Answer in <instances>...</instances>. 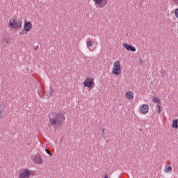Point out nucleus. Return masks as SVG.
<instances>
[{"label":"nucleus","mask_w":178,"mask_h":178,"mask_svg":"<svg viewBox=\"0 0 178 178\" xmlns=\"http://www.w3.org/2000/svg\"><path fill=\"white\" fill-rule=\"evenodd\" d=\"M112 73L113 74H115V76H118V74H120V73H122V69L120 68V63L119 61H115L113 63Z\"/></svg>","instance_id":"nucleus-3"},{"label":"nucleus","mask_w":178,"mask_h":178,"mask_svg":"<svg viewBox=\"0 0 178 178\" xmlns=\"http://www.w3.org/2000/svg\"><path fill=\"white\" fill-rule=\"evenodd\" d=\"M157 111L159 113H161V106L159 104L156 105Z\"/></svg>","instance_id":"nucleus-21"},{"label":"nucleus","mask_w":178,"mask_h":178,"mask_svg":"<svg viewBox=\"0 0 178 178\" xmlns=\"http://www.w3.org/2000/svg\"><path fill=\"white\" fill-rule=\"evenodd\" d=\"M30 176H31V172L27 168L22 170L19 174V178H30Z\"/></svg>","instance_id":"nucleus-4"},{"label":"nucleus","mask_w":178,"mask_h":178,"mask_svg":"<svg viewBox=\"0 0 178 178\" xmlns=\"http://www.w3.org/2000/svg\"><path fill=\"white\" fill-rule=\"evenodd\" d=\"M84 87H88V88H91L92 86H94V80L92 78H87L83 82Z\"/></svg>","instance_id":"nucleus-6"},{"label":"nucleus","mask_w":178,"mask_h":178,"mask_svg":"<svg viewBox=\"0 0 178 178\" xmlns=\"http://www.w3.org/2000/svg\"><path fill=\"white\" fill-rule=\"evenodd\" d=\"M166 74V71H165L164 70H162L161 71V76H165Z\"/></svg>","instance_id":"nucleus-22"},{"label":"nucleus","mask_w":178,"mask_h":178,"mask_svg":"<svg viewBox=\"0 0 178 178\" xmlns=\"http://www.w3.org/2000/svg\"><path fill=\"white\" fill-rule=\"evenodd\" d=\"M8 25L11 29H22V22L15 19H9Z\"/></svg>","instance_id":"nucleus-2"},{"label":"nucleus","mask_w":178,"mask_h":178,"mask_svg":"<svg viewBox=\"0 0 178 178\" xmlns=\"http://www.w3.org/2000/svg\"><path fill=\"white\" fill-rule=\"evenodd\" d=\"M122 46L124 47V48H125V49H127V51H131V52H136V47H134L130 44L123 43Z\"/></svg>","instance_id":"nucleus-9"},{"label":"nucleus","mask_w":178,"mask_h":178,"mask_svg":"<svg viewBox=\"0 0 178 178\" xmlns=\"http://www.w3.org/2000/svg\"><path fill=\"white\" fill-rule=\"evenodd\" d=\"M175 16L178 19V8L175 10Z\"/></svg>","instance_id":"nucleus-20"},{"label":"nucleus","mask_w":178,"mask_h":178,"mask_svg":"<svg viewBox=\"0 0 178 178\" xmlns=\"http://www.w3.org/2000/svg\"><path fill=\"white\" fill-rule=\"evenodd\" d=\"M95 3L96 8L101 9L105 8V4H104V0H92Z\"/></svg>","instance_id":"nucleus-8"},{"label":"nucleus","mask_w":178,"mask_h":178,"mask_svg":"<svg viewBox=\"0 0 178 178\" xmlns=\"http://www.w3.org/2000/svg\"><path fill=\"white\" fill-rule=\"evenodd\" d=\"M3 117V110L1 109L0 108V119H2Z\"/></svg>","instance_id":"nucleus-17"},{"label":"nucleus","mask_w":178,"mask_h":178,"mask_svg":"<svg viewBox=\"0 0 178 178\" xmlns=\"http://www.w3.org/2000/svg\"><path fill=\"white\" fill-rule=\"evenodd\" d=\"M126 98L127 99H129V100H131V99H133V98H134V95H133V92H131V91H128L127 93H126Z\"/></svg>","instance_id":"nucleus-11"},{"label":"nucleus","mask_w":178,"mask_h":178,"mask_svg":"<svg viewBox=\"0 0 178 178\" xmlns=\"http://www.w3.org/2000/svg\"><path fill=\"white\" fill-rule=\"evenodd\" d=\"M104 178H108V174H106V175L104 176Z\"/></svg>","instance_id":"nucleus-25"},{"label":"nucleus","mask_w":178,"mask_h":178,"mask_svg":"<svg viewBox=\"0 0 178 178\" xmlns=\"http://www.w3.org/2000/svg\"><path fill=\"white\" fill-rule=\"evenodd\" d=\"M20 34H24V32H20Z\"/></svg>","instance_id":"nucleus-27"},{"label":"nucleus","mask_w":178,"mask_h":178,"mask_svg":"<svg viewBox=\"0 0 178 178\" xmlns=\"http://www.w3.org/2000/svg\"><path fill=\"white\" fill-rule=\"evenodd\" d=\"M102 133H105V129H102Z\"/></svg>","instance_id":"nucleus-26"},{"label":"nucleus","mask_w":178,"mask_h":178,"mask_svg":"<svg viewBox=\"0 0 178 178\" xmlns=\"http://www.w3.org/2000/svg\"><path fill=\"white\" fill-rule=\"evenodd\" d=\"M3 44H4V45H8V44H9V38H4L3 39Z\"/></svg>","instance_id":"nucleus-14"},{"label":"nucleus","mask_w":178,"mask_h":178,"mask_svg":"<svg viewBox=\"0 0 178 178\" xmlns=\"http://www.w3.org/2000/svg\"><path fill=\"white\" fill-rule=\"evenodd\" d=\"M86 44L88 47H92V42L91 41H88Z\"/></svg>","instance_id":"nucleus-19"},{"label":"nucleus","mask_w":178,"mask_h":178,"mask_svg":"<svg viewBox=\"0 0 178 178\" xmlns=\"http://www.w3.org/2000/svg\"><path fill=\"white\" fill-rule=\"evenodd\" d=\"M149 111V106H148V104H143L140 107V113H142L143 115H145V113H148Z\"/></svg>","instance_id":"nucleus-7"},{"label":"nucleus","mask_w":178,"mask_h":178,"mask_svg":"<svg viewBox=\"0 0 178 178\" xmlns=\"http://www.w3.org/2000/svg\"><path fill=\"white\" fill-rule=\"evenodd\" d=\"M44 151H45V152H47V154H48V155H49L50 156H52V153H51V152H49V149H45Z\"/></svg>","instance_id":"nucleus-18"},{"label":"nucleus","mask_w":178,"mask_h":178,"mask_svg":"<svg viewBox=\"0 0 178 178\" xmlns=\"http://www.w3.org/2000/svg\"><path fill=\"white\" fill-rule=\"evenodd\" d=\"M152 101L154 104H161V100L158 97H153Z\"/></svg>","instance_id":"nucleus-15"},{"label":"nucleus","mask_w":178,"mask_h":178,"mask_svg":"<svg viewBox=\"0 0 178 178\" xmlns=\"http://www.w3.org/2000/svg\"><path fill=\"white\" fill-rule=\"evenodd\" d=\"M172 2L177 5V3H178V0H172Z\"/></svg>","instance_id":"nucleus-23"},{"label":"nucleus","mask_w":178,"mask_h":178,"mask_svg":"<svg viewBox=\"0 0 178 178\" xmlns=\"http://www.w3.org/2000/svg\"><path fill=\"white\" fill-rule=\"evenodd\" d=\"M38 95L41 97L42 91H41V90H39V91L38 92Z\"/></svg>","instance_id":"nucleus-24"},{"label":"nucleus","mask_w":178,"mask_h":178,"mask_svg":"<svg viewBox=\"0 0 178 178\" xmlns=\"http://www.w3.org/2000/svg\"><path fill=\"white\" fill-rule=\"evenodd\" d=\"M164 172L165 173H170V172H172V166L165 167Z\"/></svg>","instance_id":"nucleus-13"},{"label":"nucleus","mask_w":178,"mask_h":178,"mask_svg":"<svg viewBox=\"0 0 178 178\" xmlns=\"http://www.w3.org/2000/svg\"><path fill=\"white\" fill-rule=\"evenodd\" d=\"M32 27H33V25L31 24V22H26L24 23V29L25 31H30V30H31Z\"/></svg>","instance_id":"nucleus-10"},{"label":"nucleus","mask_w":178,"mask_h":178,"mask_svg":"<svg viewBox=\"0 0 178 178\" xmlns=\"http://www.w3.org/2000/svg\"><path fill=\"white\" fill-rule=\"evenodd\" d=\"M32 160L33 161V162H35V163H37L38 165H42V163H44V160L40 154L35 155L32 158Z\"/></svg>","instance_id":"nucleus-5"},{"label":"nucleus","mask_w":178,"mask_h":178,"mask_svg":"<svg viewBox=\"0 0 178 178\" xmlns=\"http://www.w3.org/2000/svg\"><path fill=\"white\" fill-rule=\"evenodd\" d=\"M45 95L47 97V98H50V97L52 96V88H50L49 92H46Z\"/></svg>","instance_id":"nucleus-16"},{"label":"nucleus","mask_w":178,"mask_h":178,"mask_svg":"<svg viewBox=\"0 0 178 178\" xmlns=\"http://www.w3.org/2000/svg\"><path fill=\"white\" fill-rule=\"evenodd\" d=\"M172 129H178V120H174L172 124Z\"/></svg>","instance_id":"nucleus-12"},{"label":"nucleus","mask_w":178,"mask_h":178,"mask_svg":"<svg viewBox=\"0 0 178 178\" xmlns=\"http://www.w3.org/2000/svg\"><path fill=\"white\" fill-rule=\"evenodd\" d=\"M49 126H54L55 129H58L60 126H62V123L65 122L66 118L63 112L56 111L51 112L49 115Z\"/></svg>","instance_id":"nucleus-1"}]
</instances>
